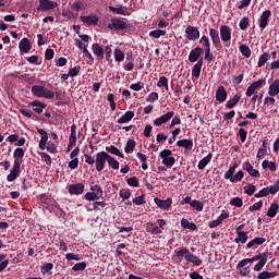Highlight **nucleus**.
<instances>
[{
  "label": "nucleus",
  "mask_w": 279,
  "mask_h": 279,
  "mask_svg": "<svg viewBox=\"0 0 279 279\" xmlns=\"http://www.w3.org/2000/svg\"><path fill=\"white\" fill-rule=\"evenodd\" d=\"M262 167L263 169H269V171H278V166H276V162L274 161L264 160Z\"/></svg>",
  "instance_id": "nucleus-37"
},
{
  "label": "nucleus",
  "mask_w": 279,
  "mask_h": 279,
  "mask_svg": "<svg viewBox=\"0 0 279 279\" xmlns=\"http://www.w3.org/2000/svg\"><path fill=\"white\" fill-rule=\"evenodd\" d=\"M86 267H87L86 262H81V263L75 264L72 267V270L73 271H84V269H86Z\"/></svg>",
  "instance_id": "nucleus-58"
},
{
  "label": "nucleus",
  "mask_w": 279,
  "mask_h": 279,
  "mask_svg": "<svg viewBox=\"0 0 279 279\" xmlns=\"http://www.w3.org/2000/svg\"><path fill=\"white\" fill-rule=\"evenodd\" d=\"M199 45H202V49L207 50L210 49V39L207 36L203 35L199 39Z\"/></svg>",
  "instance_id": "nucleus-44"
},
{
  "label": "nucleus",
  "mask_w": 279,
  "mask_h": 279,
  "mask_svg": "<svg viewBox=\"0 0 279 279\" xmlns=\"http://www.w3.org/2000/svg\"><path fill=\"white\" fill-rule=\"evenodd\" d=\"M85 189L84 183H73L68 186V192L70 195H83Z\"/></svg>",
  "instance_id": "nucleus-9"
},
{
  "label": "nucleus",
  "mask_w": 279,
  "mask_h": 279,
  "mask_svg": "<svg viewBox=\"0 0 279 279\" xmlns=\"http://www.w3.org/2000/svg\"><path fill=\"white\" fill-rule=\"evenodd\" d=\"M162 165L167 167V169H171L173 165H175V157H165L161 158Z\"/></svg>",
  "instance_id": "nucleus-40"
},
{
  "label": "nucleus",
  "mask_w": 279,
  "mask_h": 279,
  "mask_svg": "<svg viewBox=\"0 0 279 279\" xmlns=\"http://www.w3.org/2000/svg\"><path fill=\"white\" fill-rule=\"evenodd\" d=\"M269 19H271V12L269 10L264 11L259 17L260 29H265L269 25Z\"/></svg>",
  "instance_id": "nucleus-14"
},
{
  "label": "nucleus",
  "mask_w": 279,
  "mask_h": 279,
  "mask_svg": "<svg viewBox=\"0 0 279 279\" xmlns=\"http://www.w3.org/2000/svg\"><path fill=\"white\" fill-rule=\"evenodd\" d=\"M213 160V153H209L206 157H204L197 165V169L199 171H204L206 169L207 165Z\"/></svg>",
  "instance_id": "nucleus-27"
},
{
  "label": "nucleus",
  "mask_w": 279,
  "mask_h": 279,
  "mask_svg": "<svg viewBox=\"0 0 279 279\" xmlns=\"http://www.w3.org/2000/svg\"><path fill=\"white\" fill-rule=\"evenodd\" d=\"M104 47H101V45L97 43L92 45V51L94 56H96V58H99L100 60H104Z\"/></svg>",
  "instance_id": "nucleus-23"
},
{
  "label": "nucleus",
  "mask_w": 279,
  "mask_h": 279,
  "mask_svg": "<svg viewBox=\"0 0 279 279\" xmlns=\"http://www.w3.org/2000/svg\"><path fill=\"white\" fill-rule=\"evenodd\" d=\"M25 156V150L23 148H16L13 153V168L7 175L8 182H14L19 175H21V165H23V157Z\"/></svg>",
  "instance_id": "nucleus-1"
},
{
  "label": "nucleus",
  "mask_w": 279,
  "mask_h": 279,
  "mask_svg": "<svg viewBox=\"0 0 279 279\" xmlns=\"http://www.w3.org/2000/svg\"><path fill=\"white\" fill-rule=\"evenodd\" d=\"M113 56L116 62H123V60H125V53H123V51L119 48L114 49Z\"/></svg>",
  "instance_id": "nucleus-39"
},
{
  "label": "nucleus",
  "mask_w": 279,
  "mask_h": 279,
  "mask_svg": "<svg viewBox=\"0 0 279 279\" xmlns=\"http://www.w3.org/2000/svg\"><path fill=\"white\" fill-rule=\"evenodd\" d=\"M244 193L250 196L254 195V193H256V185H254V184L245 185Z\"/></svg>",
  "instance_id": "nucleus-53"
},
{
  "label": "nucleus",
  "mask_w": 279,
  "mask_h": 279,
  "mask_svg": "<svg viewBox=\"0 0 279 279\" xmlns=\"http://www.w3.org/2000/svg\"><path fill=\"white\" fill-rule=\"evenodd\" d=\"M19 49L22 53H29L32 51V43L24 37L19 44Z\"/></svg>",
  "instance_id": "nucleus-19"
},
{
  "label": "nucleus",
  "mask_w": 279,
  "mask_h": 279,
  "mask_svg": "<svg viewBox=\"0 0 279 279\" xmlns=\"http://www.w3.org/2000/svg\"><path fill=\"white\" fill-rule=\"evenodd\" d=\"M83 53L85 57H87L88 61L87 63L88 64H95V58L93 57V54L90 53V51H88V48L86 47H83Z\"/></svg>",
  "instance_id": "nucleus-51"
},
{
  "label": "nucleus",
  "mask_w": 279,
  "mask_h": 279,
  "mask_svg": "<svg viewBox=\"0 0 279 279\" xmlns=\"http://www.w3.org/2000/svg\"><path fill=\"white\" fill-rule=\"evenodd\" d=\"M190 206L192 208H194L195 210H197V213H202V210H204V203L197 201V199H194L190 203Z\"/></svg>",
  "instance_id": "nucleus-43"
},
{
  "label": "nucleus",
  "mask_w": 279,
  "mask_h": 279,
  "mask_svg": "<svg viewBox=\"0 0 279 279\" xmlns=\"http://www.w3.org/2000/svg\"><path fill=\"white\" fill-rule=\"evenodd\" d=\"M80 21H82V23H85V25H94L95 27H97V25H99V16H97L96 14L81 15Z\"/></svg>",
  "instance_id": "nucleus-11"
},
{
  "label": "nucleus",
  "mask_w": 279,
  "mask_h": 279,
  "mask_svg": "<svg viewBox=\"0 0 279 279\" xmlns=\"http://www.w3.org/2000/svg\"><path fill=\"white\" fill-rule=\"evenodd\" d=\"M239 101H241V96L234 95L226 102L225 108H227L228 110H232V108H236V104H239Z\"/></svg>",
  "instance_id": "nucleus-26"
},
{
  "label": "nucleus",
  "mask_w": 279,
  "mask_h": 279,
  "mask_svg": "<svg viewBox=\"0 0 279 279\" xmlns=\"http://www.w3.org/2000/svg\"><path fill=\"white\" fill-rule=\"evenodd\" d=\"M267 84V81L265 78L255 81L251 84V86L255 89L258 90L259 88H263Z\"/></svg>",
  "instance_id": "nucleus-52"
},
{
  "label": "nucleus",
  "mask_w": 279,
  "mask_h": 279,
  "mask_svg": "<svg viewBox=\"0 0 279 279\" xmlns=\"http://www.w3.org/2000/svg\"><path fill=\"white\" fill-rule=\"evenodd\" d=\"M266 241H267V239H265V238H255L247 243L246 247L250 250V248L254 247V245H263V243H265Z\"/></svg>",
  "instance_id": "nucleus-35"
},
{
  "label": "nucleus",
  "mask_w": 279,
  "mask_h": 279,
  "mask_svg": "<svg viewBox=\"0 0 279 279\" xmlns=\"http://www.w3.org/2000/svg\"><path fill=\"white\" fill-rule=\"evenodd\" d=\"M62 16H64L65 19H77V13H74L71 10H63Z\"/></svg>",
  "instance_id": "nucleus-61"
},
{
  "label": "nucleus",
  "mask_w": 279,
  "mask_h": 279,
  "mask_svg": "<svg viewBox=\"0 0 279 279\" xmlns=\"http://www.w3.org/2000/svg\"><path fill=\"white\" fill-rule=\"evenodd\" d=\"M267 60H269V53L264 52L258 59L257 66H265Z\"/></svg>",
  "instance_id": "nucleus-54"
},
{
  "label": "nucleus",
  "mask_w": 279,
  "mask_h": 279,
  "mask_svg": "<svg viewBox=\"0 0 279 279\" xmlns=\"http://www.w3.org/2000/svg\"><path fill=\"white\" fill-rule=\"evenodd\" d=\"M135 148H136V141L129 140L125 144L124 151L125 154H132Z\"/></svg>",
  "instance_id": "nucleus-36"
},
{
  "label": "nucleus",
  "mask_w": 279,
  "mask_h": 279,
  "mask_svg": "<svg viewBox=\"0 0 279 279\" xmlns=\"http://www.w3.org/2000/svg\"><path fill=\"white\" fill-rule=\"evenodd\" d=\"M134 119V112L133 111H126L121 118L117 120V123L123 124V123H130Z\"/></svg>",
  "instance_id": "nucleus-25"
},
{
  "label": "nucleus",
  "mask_w": 279,
  "mask_h": 279,
  "mask_svg": "<svg viewBox=\"0 0 279 279\" xmlns=\"http://www.w3.org/2000/svg\"><path fill=\"white\" fill-rule=\"evenodd\" d=\"M209 38L211 39L216 51H223V45L221 44V38L219 37V31L209 28Z\"/></svg>",
  "instance_id": "nucleus-5"
},
{
  "label": "nucleus",
  "mask_w": 279,
  "mask_h": 279,
  "mask_svg": "<svg viewBox=\"0 0 279 279\" xmlns=\"http://www.w3.org/2000/svg\"><path fill=\"white\" fill-rule=\"evenodd\" d=\"M155 204H157V206L162 210H169V208H171V204H173V199L167 198L162 201L158 197H155Z\"/></svg>",
  "instance_id": "nucleus-17"
},
{
  "label": "nucleus",
  "mask_w": 279,
  "mask_h": 279,
  "mask_svg": "<svg viewBox=\"0 0 279 279\" xmlns=\"http://www.w3.org/2000/svg\"><path fill=\"white\" fill-rule=\"evenodd\" d=\"M120 197L122 199H130V197H132V192L130 191V189H121L120 190Z\"/></svg>",
  "instance_id": "nucleus-55"
},
{
  "label": "nucleus",
  "mask_w": 279,
  "mask_h": 279,
  "mask_svg": "<svg viewBox=\"0 0 279 279\" xmlns=\"http://www.w3.org/2000/svg\"><path fill=\"white\" fill-rule=\"evenodd\" d=\"M268 95L269 97H276L279 95V80H275L268 88Z\"/></svg>",
  "instance_id": "nucleus-22"
},
{
  "label": "nucleus",
  "mask_w": 279,
  "mask_h": 279,
  "mask_svg": "<svg viewBox=\"0 0 279 279\" xmlns=\"http://www.w3.org/2000/svg\"><path fill=\"white\" fill-rule=\"evenodd\" d=\"M226 99H228V92H226L225 86L220 85L216 90V101H219V104H223Z\"/></svg>",
  "instance_id": "nucleus-15"
},
{
  "label": "nucleus",
  "mask_w": 279,
  "mask_h": 279,
  "mask_svg": "<svg viewBox=\"0 0 279 279\" xmlns=\"http://www.w3.org/2000/svg\"><path fill=\"white\" fill-rule=\"evenodd\" d=\"M263 208V201H258L257 203L253 204L248 207L250 213H254L256 210H260Z\"/></svg>",
  "instance_id": "nucleus-63"
},
{
  "label": "nucleus",
  "mask_w": 279,
  "mask_h": 279,
  "mask_svg": "<svg viewBox=\"0 0 279 279\" xmlns=\"http://www.w3.org/2000/svg\"><path fill=\"white\" fill-rule=\"evenodd\" d=\"M235 234H238V238L234 239V243H242V244L247 243V239H250V236L247 235V232H240Z\"/></svg>",
  "instance_id": "nucleus-38"
},
{
  "label": "nucleus",
  "mask_w": 279,
  "mask_h": 279,
  "mask_svg": "<svg viewBox=\"0 0 279 279\" xmlns=\"http://www.w3.org/2000/svg\"><path fill=\"white\" fill-rule=\"evenodd\" d=\"M181 226L184 229L192 230V232H194V230H197V225H195V222H190L184 218L181 220Z\"/></svg>",
  "instance_id": "nucleus-34"
},
{
  "label": "nucleus",
  "mask_w": 279,
  "mask_h": 279,
  "mask_svg": "<svg viewBox=\"0 0 279 279\" xmlns=\"http://www.w3.org/2000/svg\"><path fill=\"white\" fill-rule=\"evenodd\" d=\"M250 263H254V257L244 258V259L240 260L236 265V269H243V267H245V265H247Z\"/></svg>",
  "instance_id": "nucleus-56"
},
{
  "label": "nucleus",
  "mask_w": 279,
  "mask_h": 279,
  "mask_svg": "<svg viewBox=\"0 0 279 279\" xmlns=\"http://www.w3.org/2000/svg\"><path fill=\"white\" fill-rule=\"evenodd\" d=\"M84 199H86V202H97V199L101 198L95 192H87L84 196Z\"/></svg>",
  "instance_id": "nucleus-47"
},
{
  "label": "nucleus",
  "mask_w": 279,
  "mask_h": 279,
  "mask_svg": "<svg viewBox=\"0 0 279 279\" xmlns=\"http://www.w3.org/2000/svg\"><path fill=\"white\" fill-rule=\"evenodd\" d=\"M278 209H279L278 203H271L267 211V217H270L271 219H274V217L278 215Z\"/></svg>",
  "instance_id": "nucleus-30"
},
{
  "label": "nucleus",
  "mask_w": 279,
  "mask_h": 279,
  "mask_svg": "<svg viewBox=\"0 0 279 279\" xmlns=\"http://www.w3.org/2000/svg\"><path fill=\"white\" fill-rule=\"evenodd\" d=\"M174 252L179 260H183V258H185L186 260V256H190L191 254V251H189L186 247H181L179 251H174Z\"/></svg>",
  "instance_id": "nucleus-32"
},
{
  "label": "nucleus",
  "mask_w": 279,
  "mask_h": 279,
  "mask_svg": "<svg viewBox=\"0 0 279 279\" xmlns=\"http://www.w3.org/2000/svg\"><path fill=\"white\" fill-rule=\"evenodd\" d=\"M93 208L87 209V210H96V211H101L106 206H108V203L106 201H96L92 204Z\"/></svg>",
  "instance_id": "nucleus-29"
},
{
  "label": "nucleus",
  "mask_w": 279,
  "mask_h": 279,
  "mask_svg": "<svg viewBox=\"0 0 279 279\" xmlns=\"http://www.w3.org/2000/svg\"><path fill=\"white\" fill-rule=\"evenodd\" d=\"M58 8V2L50 0H39V5L37 7L38 12H49V10H56Z\"/></svg>",
  "instance_id": "nucleus-7"
},
{
  "label": "nucleus",
  "mask_w": 279,
  "mask_h": 279,
  "mask_svg": "<svg viewBox=\"0 0 279 279\" xmlns=\"http://www.w3.org/2000/svg\"><path fill=\"white\" fill-rule=\"evenodd\" d=\"M104 56L107 62H112V45H107L104 49Z\"/></svg>",
  "instance_id": "nucleus-41"
},
{
  "label": "nucleus",
  "mask_w": 279,
  "mask_h": 279,
  "mask_svg": "<svg viewBox=\"0 0 279 279\" xmlns=\"http://www.w3.org/2000/svg\"><path fill=\"white\" fill-rule=\"evenodd\" d=\"M243 170L248 172V175L251 178H260V172L256 169H254V166L250 163V161H246L243 163Z\"/></svg>",
  "instance_id": "nucleus-16"
},
{
  "label": "nucleus",
  "mask_w": 279,
  "mask_h": 279,
  "mask_svg": "<svg viewBox=\"0 0 279 279\" xmlns=\"http://www.w3.org/2000/svg\"><path fill=\"white\" fill-rule=\"evenodd\" d=\"M29 106L36 114H43L45 108H47V104L41 102L40 100H34L29 102Z\"/></svg>",
  "instance_id": "nucleus-13"
},
{
  "label": "nucleus",
  "mask_w": 279,
  "mask_h": 279,
  "mask_svg": "<svg viewBox=\"0 0 279 279\" xmlns=\"http://www.w3.org/2000/svg\"><path fill=\"white\" fill-rule=\"evenodd\" d=\"M265 265H267V255H264V257L254 266V271H260Z\"/></svg>",
  "instance_id": "nucleus-50"
},
{
  "label": "nucleus",
  "mask_w": 279,
  "mask_h": 279,
  "mask_svg": "<svg viewBox=\"0 0 279 279\" xmlns=\"http://www.w3.org/2000/svg\"><path fill=\"white\" fill-rule=\"evenodd\" d=\"M204 66V58H201L192 69V77H199L202 75V68Z\"/></svg>",
  "instance_id": "nucleus-20"
},
{
  "label": "nucleus",
  "mask_w": 279,
  "mask_h": 279,
  "mask_svg": "<svg viewBox=\"0 0 279 279\" xmlns=\"http://www.w3.org/2000/svg\"><path fill=\"white\" fill-rule=\"evenodd\" d=\"M204 53V49L202 47L197 46L196 48L192 49L189 54V61L190 62H199V58Z\"/></svg>",
  "instance_id": "nucleus-12"
},
{
  "label": "nucleus",
  "mask_w": 279,
  "mask_h": 279,
  "mask_svg": "<svg viewBox=\"0 0 279 279\" xmlns=\"http://www.w3.org/2000/svg\"><path fill=\"white\" fill-rule=\"evenodd\" d=\"M178 147H183L186 151H191L193 149V140H180L177 142Z\"/></svg>",
  "instance_id": "nucleus-24"
},
{
  "label": "nucleus",
  "mask_w": 279,
  "mask_h": 279,
  "mask_svg": "<svg viewBox=\"0 0 279 279\" xmlns=\"http://www.w3.org/2000/svg\"><path fill=\"white\" fill-rule=\"evenodd\" d=\"M146 231L153 235L162 234V230L160 229V227L156 226V223H154V222L146 223Z\"/></svg>",
  "instance_id": "nucleus-21"
},
{
  "label": "nucleus",
  "mask_w": 279,
  "mask_h": 279,
  "mask_svg": "<svg viewBox=\"0 0 279 279\" xmlns=\"http://www.w3.org/2000/svg\"><path fill=\"white\" fill-rule=\"evenodd\" d=\"M148 36H150V38H160V36H167V31H162V29L150 31Z\"/></svg>",
  "instance_id": "nucleus-45"
},
{
  "label": "nucleus",
  "mask_w": 279,
  "mask_h": 279,
  "mask_svg": "<svg viewBox=\"0 0 279 279\" xmlns=\"http://www.w3.org/2000/svg\"><path fill=\"white\" fill-rule=\"evenodd\" d=\"M108 29H113L114 32H125V29H128V22L121 20L120 17H113L108 24Z\"/></svg>",
  "instance_id": "nucleus-3"
},
{
  "label": "nucleus",
  "mask_w": 279,
  "mask_h": 279,
  "mask_svg": "<svg viewBox=\"0 0 279 279\" xmlns=\"http://www.w3.org/2000/svg\"><path fill=\"white\" fill-rule=\"evenodd\" d=\"M268 191L271 195H276V193H278V191H279V180L277 182H275L274 185H270L268 187Z\"/></svg>",
  "instance_id": "nucleus-64"
},
{
  "label": "nucleus",
  "mask_w": 279,
  "mask_h": 279,
  "mask_svg": "<svg viewBox=\"0 0 279 279\" xmlns=\"http://www.w3.org/2000/svg\"><path fill=\"white\" fill-rule=\"evenodd\" d=\"M186 262L187 263H193L196 267H199V265H202V259H199V257H197L196 255L190 253V255H186Z\"/></svg>",
  "instance_id": "nucleus-33"
},
{
  "label": "nucleus",
  "mask_w": 279,
  "mask_h": 279,
  "mask_svg": "<svg viewBox=\"0 0 279 279\" xmlns=\"http://www.w3.org/2000/svg\"><path fill=\"white\" fill-rule=\"evenodd\" d=\"M38 155L40 156L41 160H44V162H46V165L48 167H51V156H49V154H47V153H38Z\"/></svg>",
  "instance_id": "nucleus-57"
},
{
  "label": "nucleus",
  "mask_w": 279,
  "mask_h": 279,
  "mask_svg": "<svg viewBox=\"0 0 279 279\" xmlns=\"http://www.w3.org/2000/svg\"><path fill=\"white\" fill-rule=\"evenodd\" d=\"M49 134L46 133V135H41V138L39 141L38 147L39 149H41V151H44V149L47 148V144L49 143Z\"/></svg>",
  "instance_id": "nucleus-42"
},
{
  "label": "nucleus",
  "mask_w": 279,
  "mask_h": 279,
  "mask_svg": "<svg viewBox=\"0 0 279 279\" xmlns=\"http://www.w3.org/2000/svg\"><path fill=\"white\" fill-rule=\"evenodd\" d=\"M185 34L187 36V40H199V29L195 26L187 25L185 28Z\"/></svg>",
  "instance_id": "nucleus-10"
},
{
  "label": "nucleus",
  "mask_w": 279,
  "mask_h": 279,
  "mask_svg": "<svg viewBox=\"0 0 279 279\" xmlns=\"http://www.w3.org/2000/svg\"><path fill=\"white\" fill-rule=\"evenodd\" d=\"M126 184H129V186H134L135 189L138 187V178L136 177H131L126 180Z\"/></svg>",
  "instance_id": "nucleus-62"
},
{
  "label": "nucleus",
  "mask_w": 279,
  "mask_h": 279,
  "mask_svg": "<svg viewBox=\"0 0 279 279\" xmlns=\"http://www.w3.org/2000/svg\"><path fill=\"white\" fill-rule=\"evenodd\" d=\"M106 162H108V153L104 150L97 153L95 161L96 171L101 172L102 169H106Z\"/></svg>",
  "instance_id": "nucleus-4"
},
{
  "label": "nucleus",
  "mask_w": 279,
  "mask_h": 279,
  "mask_svg": "<svg viewBox=\"0 0 279 279\" xmlns=\"http://www.w3.org/2000/svg\"><path fill=\"white\" fill-rule=\"evenodd\" d=\"M106 151L112 154L113 156H119V158H125L123 153H121V150L114 145L106 146Z\"/></svg>",
  "instance_id": "nucleus-28"
},
{
  "label": "nucleus",
  "mask_w": 279,
  "mask_h": 279,
  "mask_svg": "<svg viewBox=\"0 0 279 279\" xmlns=\"http://www.w3.org/2000/svg\"><path fill=\"white\" fill-rule=\"evenodd\" d=\"M46 149L49 154H58V146L51 141L46 144Z\"/></svg>",
  "instance_id": "nucleus-49"
},
{
  "label": "nucleus",
  "mask_w": 279,
  "mask_h": 279,
  "mask_svg": "<svg viewBox=\"0 0 279 279\" xmlns=\"http://www.w3.org/2000/svg\"><path fill=\"white\" fill-rule=\"evenodd\" d=\"M90 191H93V193H96V195H98L100 198L104 197V190L98 184L92 185Z\"/></svg>",
  "instance_id": "nucleus-59"
},
{
  "label": "nucleus",
  "mask_w": 279,
  "mask_h": 279,
  "mask_svg": "<svg viewBox=\"0 0 279 279\" xmlns=\"http://www.w3.org/2000/svg\"><path fill=\"white\" fill-rule=\"evenodd\" d=\"M243 178H245V174L243 173V171L240 170L233 175V178L231 179V182L233 183L241 182Z\"/></svg>",
  "instance_id": "nucleus-60"
},
{
  "label": "nucleus",
  "mask_w": 279,
  "mask_h": 279,
  "mask_svg": "<svg viewBox=\"0 0 279 279\" xmlns=\"http://www.w3.org/2000/svg\"><path fill=\"white\" fill-rule=\"evenodd\" d=\"M248 25H250V17L243 16L239 23L240 29H242V32H245V29H247Z\"/></svg>",
  "instance_id": "nucleus-48"
},
{
  "label": "nucleus",
  "mask_w": 279,
  "mask_h": 279,
  "mask_svg": "<svg viewBox=\"0 0 279 279\" xmlns=\"http://www.w3.org/2000/svg\"><path fill=\"white\" fill-rule=\"evenodd\" d=\"M107 162H108V166H109L111 169H113V171H119V161L116 160L114 157L110 156V154H108Z\"/></svg>",
  "instance_id": "nucleus-31"
},
{
  "label": "nucleus",
  "mask_w": 279,
  "mask_h": 279,
  "mask_svg": "<svg viewBox=\"0 0 279 279\" xmlns=\"http://www.w3.org/2000/svg\"><path fill=\"white\" fill-rule=\"evenodd\" d=\"M239 50L241 51L242 56H244V58H250L252 56V50L247 45H241Z\"/></svg>",
  "instance_id": "nucleus-46"
},
{
  "label": "nucleus",
  "mask_w": 279,
  "mask_h": 279,
  "mask_svg": "<svg viewBox=\"0 0 279 279\" xmlns=\"http://www.w3.org/2000/svg\"><path fill=\"white\" fill-rule=\"evenodd\" d=\"M109 12H113V14H120L122 16H130V11L128 10L126 7H123V5H118L117 8L110 5Z\"/></svg>",
  "instance_id": "nucleus-18"
},
{
  "label": "nucleus",
  "mask_w": 279,
  "mask_h": 279,
  "mask_svg": "<svg viewBox=\"0 0 279 279\" xmlns=\"http://www.w3.org/2000/svg\"><path fill=\"white\" fill-rule=\"evenodd\" d=\"M220 38L225 47H230V40L232 39V29L228 25L220 26Z\"/></svg>",
  "instance_id": "nucleus-6"
},
{
  "label": "nucleus",
  "mask_w": 279,
  "mask_h": 279,
  "mask_svg": "<svg viewBox=\"0 0 279 279\" xmlns=\"http://www.w3.org/2000/svg\"><path fill=\"white\" fill-rule=\"evenodd\" d=\"M32 93L35 97H41L44 99H53V97H56V94L53 92L40 85H34L32 87Z\"/></svg>",
  "instance_id": "nucleus-2"
},
{
  "label": "nucleus",
  "mask_w": 279,
  "mask_h": 279,
  "mask_svg": "<svg viewBox=\"0 0 279 279\" xmlns=\"http://www.w3.org/2000/svg\"><path fill=\"white\" fill-rule=\"evenodd\" d=\"M173 117H175V112L169 111L166 114H163L159 118H156L153 123L156 128H160V125H162L165 123H169V121H171V119H173Z\"/></svg>",
  "instance_id": "nucleus-8"
}]
</instances>
